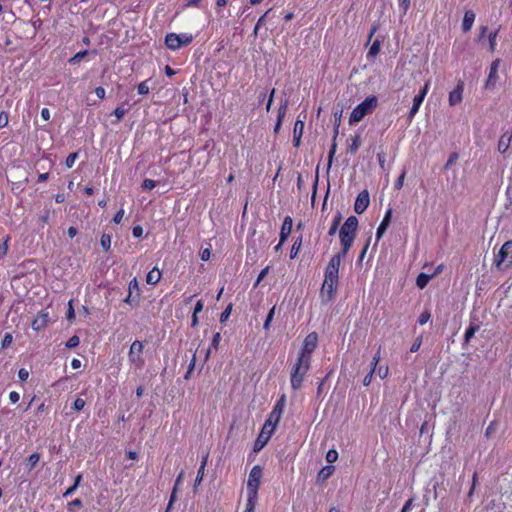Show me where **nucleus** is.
I'll return each instance as SVG.
<instances>
[{"instance_id":"obj_1","label":"nucleus","mask_w":512,"mask_h":512,"mask_svg":"<svg viewBox=\"0 0 512 512\" xmlns=\"http://www.w3.org/2000/svg\"><path fill=\"white\" fill-rule=\"evenodd\" d=\"M341 261V255L335 254L326 267L321 288V297L323 300L329 301L334 297L338 286V274Z\"/></svg>"},{"instance_id":"obj_2","label":"nucleus","mask_w":512,"mask_h":512,"mask_svg":"<svg viewBox=\"0 0 512 512\" xmlns=\"http://www.w3.org/2000/svg\"><path fill=\"white\" fill-rule=\"evenodd\" d=\"M311 360L303 356H297L295 363L291 369V387L293 390H299L302 387V382L305 375L310 369Z\"/></svg>"},{"instance_id":"obj_3","label":"nucleus","mask_w":512,"mask_h":512,"mask_svg":"<svg viewBox=\"0 0 512 512\" xmlns=\"http://www.w3.org/2000/svg\"><path fill=\"white\" fill-rule=\"evenodd\" d=\"M378 100L375 96L365 98L351 112L349 123L354 124L360 122L366 115L371 114L377 107Z\"/></svg>"},{"instance_id":"obj_4","label":"nucleus","mask_w":512,"mask_h":512,"mask_svg":"<svg viewBox=\"0 0 512 512\" xmlns=\"http://www.w3.org/2000/svg\"><path fill=\"white\" fill-rule=\"evenodd\" d=\"M263 476V470L259 465H255L248 476L246 485V496L248 499L258 500V489Z\"/></svg>"},{"instance_id":"obj_5","label":"nucleus","mask_w":512,"mask_h":512,"mask_svg":"<svg viewBox=\"0 0 512 512\" xmlns=\"http://www.w3.org/2000/svg\"><path fill=\"white\" fill-rule=\"evenodd\" d=\"M194 37L189 33H169L166 35L165 44L171 50H178L183 46L189 45Z\"/></svg>"},{"instance_id":"obj_6","label":"nucleus","mask_w":512,"mask_h":512,"mask_svg":"<svg viewBox=\"0 0 512 512\" xmlns=\"http://www.w3.org/2000/svg\"><path fill=\"white\" fill-rule=\"evenodd\" d=\"M143 348V343L139 340H135L131 344L128 352V360L136 370L142 369L145 363L143 358Z\"/></svg>"},{"instance_id":"obj_7","label":"nucleus","mask_w":512,"mask_h":512,"mask_svg":"<svg viewBox=\"0 0 512 512\" xmlns=\"http://www.w3.org/2000/svg\"><path fill=\"white\" fill-rule=\"evenodd\" d=\"M318 343V336L315 332L308 334L302 344L301 349L298 352L297 356H303L311 360L312 353L316 349Z\"/></svg>"},{"instance_id":"obj_8","label":"nucleus","mask_w":512,"mask_h":512,"mask_svg":"<svg viewBox=\"0 0 512 512\" xmlns=\"http://www.w3.org/2000/svg\"><path fill=\"white\" fill-rule=\"evenodd\" d=\"M505 262H512V241H507L502 245L495 260L498 268H500L501 264Z\"/></svg>"},{"instance_id":"obj_9","label":"nucleus","mask_w":512,"mask_h":512,"mask_svg":"<svg viewBox=\"0 0 512 512\" xmlns=\"http://www.w3.org/2000/svg\"><path fill=\"white\" fill-rule=\"evenodd\" d=\"M464 82L459 80L456 87L450 91L448 102L451 107L460 104L463 100Z\"/></svg>"},{"instance_id":"obj_10","label":"nucleus","mask_w":512,"mask_h":512,"mask_svg":"<svg viewBox=\"0 0 512 512\" xmlns=\"http://www.w3.org/2000/svg\"><path fill=\"white\" fill-rule=\"evenodd\" d=\"M49 323V313L46 310L40 311L31 323L32 329L41 331Z\"/></svg>"},{"instance_id":"obj_11","label":"nucleus","mask_w":512,"mask_h":512,"mask_svg":"<svg viewBox=\"0 0 512 512\" xmlns=\"http://www.w3.org/2000/svg\"><path fill=\"white\" fill-rule=\"evenodd\" d=\"M512 142V129L506 130L499 138L497 150L499 153L504 154L508 151Z\"/></svg>"},{"instance_id":"obj_12","label":"nucleus","mask_w":512,"mask_h":512,"mask_svg":"<svg viewBox=\"0 0 512 512\" xmlns=\"http://www.w3.org/2000/svg\"><path fill=\"white\" fill-rule=\"evenodd\" d=\"M339 237H340V242H341V246H342V251L339 252L338 254H340L341 257L343 258L347 254L349 249L351 248L356 235L347 234V233H339Z\"/></svg>"},{"instance_id":"obj_13","label":"nucleus","mask_w":512,"mask_h":512,"mask_svg":"<svg viewBox=\"0 0 512 512\" xmlns=\"http://www.w3.org/2000/svg\"><path fill=\"white\" fill-rule=\"evenodd\" d=\"M357 227H358V219L355 216H350L349 218H347V220L344 222V224L340 228L339 233H347V234L356 235Z\"/></svg>"},{"instance_id":"obj_14","label":"nucleus","mask_w":512,"mask_h":512,"mask_svg":"<svg viewBox=\"0 0 512 512\" xmlns=\"http://www.w3.org/2000/svg\"><path fill=\"white\" fill-rule=\"evenodd\" d=\"M370 203L369 194H358V197L354 204V210L356 213H363Z\"/></svg>"},{"instance_id":"obj_15","label":"nucleus","mask_w":512,"mask_h":512,"mask_svg":"<svg viewBox=\"0 0 512 512\" xmlns=\"http://www.w3.org/2000/svg\"><path fill=\"white\" fill-rule=\"evenodd\" d=\"M303 131H304V121L303 120H300V119H297L295 124H294V129H293V143H294V146H299L300 143H301V137L303 135Z\"/></svg>"},{"instance_id":"obj_16","label":"nucleus","mask_w":512,"mask_h":512,"mask_svg":"<svg viewBox=\"0 0 512 512\" xmlns=\"http://www.w3.org/2000/svg\"><path fill=\"white\" fill-rule=\"evenodd\" d=\"M291 229H292V219L290 216H286L284 218V221H283V224L281 227V231H280L281 243H284L285 240L288 238V236L291 233Z\"/></svg>"},{"instance_id":"obj_17","label":"nucleus","mask_w":512,"mask_h":512,"mask_svg":"<svg viewBox=\"0 0 512 512\" xmlns=\"http://www.w3.org/2000/svg\"><path fill=\"white\" fill-rule=\"evenodd\" d=\"M498 80V71H489L488 77L484 83V88L488 90H493L496 87Z\"/></svg>"},{"instance_id":"obj_18","label":"nucleus","mask_w":512,"mask_h":512,"mask_svg":"<svg viewBox=\"0 0 512 512\" xmlns=\"http://www.w3.org/2000/svg\"><path fill=\"white\" fill-rule=\"evenodd\" d=\"M474 21H475V13L471 10L466 11L464 14L463 22H462L463 31H465V32L469 31L472 28Z\"/></svg>"},{"instance_id":"obj_19","label":"nucleus","mask_w":512,"mask_h":512,"mask_svg":"<svg viewBox=\"0 0 512 512\" xmlns=\"http://www.w3.org/2000/svg\"><path fill=\"white\" fill-rule=\"evenodd\" d=\"M390 217H391V210H388L386 212L381 224L377 228V233H376L377 239H380L383 236V234L385 233V231L390 223Z\"/></svg>"},{"instance_id":"obj_20","label":"nucleus","mask_w":512,"mask_h":512,"mask_svg":"<svg viewBox=\"0 0 512 512\" xmlns=\"http://www.w3.org/2000/svg\"><path fill=\"white\" fill-rule=\"evenodd\" d=\"M162 273L158 268H153L151 271L148 272L146 276V282L150 285L157 284L161 279Z\"/></svg>"},{"instance_id":"obj_21","label":"nucleus","mask_w":512,"mask_h":512,"mask_svg":"<svg viewBox=\"0 0 512 512\" xmlns=\"http://www.w3.org/2000/svg\"><path fill=\"white\" fill-rule=\"evenodd\" d=\"M207 458L208 456H205L201 462V465L198 469V472H197V476H196V479H195V484H194V488H196L200 483L201 481L203 480V477H204V473H205V467H206V464H207Z\"/></svg>"},{"instance_id":"obj_22","label":"nucleus","mask_w":512,"mask_h":512,"mask_svg":"<svg viewBox=\"0 0 512 512\" xmlns=\"http://www.w3.org/2000/svg\"><path fill=\"white\" fill-rule=\"evenodd\" d=\"M431 278H433V275H428V274H425V273H420L418 276H417V279H416V285L418 288L420 289H423L426 287V285L429 283V281L431 280Z\"/></svg>"},{"instance_id":"obj_23","label":"nucleus","mask_w":512,"mask_h":512,"mask_svg":"<svg viewBox=\"0 0 512 512\" xmlns=\"http://www.w3.org/2000/svg\"><path fill=\"white\" fill-rule=\"evenodd\" d=\"M458 158H459L458 153L454 152V153L450 154L448 161L445 164V169H447L448 171H452V173H455L456 172L455 165H456Z\"/></svg>"},{"instance_id":"obj_24","label":"nucleus","mask_w":512,"mask_h":512,"mask_svg":"<svg viewBox=\"0 0 512 512\" xmlns=\"http://www.w3.org/2000/svg\"><path fill=\"white\" fill-rule=\"evenodd\" d=\"M81 479H82V475L81 474H78L76 477H75V481H74V484L69 487L63 494V497H69L71 496L75 491L76 489L79 487L80 485V482H81Z\"/></svg>"},{"instance_id":"obj_25","label":"nucleus","mask_w":512,"mask_h":512,"mask_svg":"<svg viewBox=\"0 0 512 512\" xmlns=\"http://www.w3.org/2000/svg\"><path fill=\"white\" fill-rule=\"evenodd\" d=\"M333 471L334 468L332 466L322 468L318 473V479L322 481L328 479L332 475Z\"/></svg>"},{"instance_id":"obj_26","label":"nucleus","mask_w":512,"mask_h":512,"mask_svg":"<svg viewBox=\"0 0 512 512\" xmlns=\"http://www.w3.org/2000/svg\"><path fill=\"white\" fill-rule=\"evenodd\" d=\"M39 460H40V455L38 453L31 454L28 457L27 463H26L28 470L31 471L37 465Z\"/></svg>"},{"instance_id":"obj_27","label":"nucleus","mask_w":512,"mask_h":512,"mask_svg":"<svg viewBox=\"0 0 512 512\" xmlns=\"http://www.w3.org/2000/svg\"><path fill=\"white\" fill-rule=\"evenodd\" d=\"M479 326L478 325H470L468 329L465 332L464 340L465 343H468L471 338L475 335V333L478 331Z\"/></svg>"},{"instance_id":"obj_28","label":"nucleus","mask_w":512,"mask_h":512,"mask_svg":"<svg viewBox=\"0 0 512 512\" xmlns=\"http://www.w3.org/2000/svg\"><path fill=\"white\" fill-rule=\"evenodd\" d=\"M260 434H261V437H265L263 442H262V444L260 445V448H263L264 445L269 440V438L271 437V435L273 434V432H270L269 428L267 427V425L264 424Z\"/></svg>"},{"instance_id":"obj_29","label":"nucleus","mask_w":512,"mask_h":512,"mask_svg":"<svg viewBox=\"0 0 512 512\" xmlns=\"http://www.w3.org/2000/svg\"><path fill=\"white\" fill-rule=\"evenodd\" d=\"M380 51V42L378 40L374 41L368 51V57L374 58Z\"/></svg>"},{"instance_id":"obj_30","label":"nucleus","mask_w":512,"mask_h":512,"mask_svg":"<svg viewBox=\"0 0 512 512\" xmlns=\"http://www.w3.org/2000/svg\"><path fill=\"white\" fill-rule=\"evenodd\" d=\"M100 244L104 250H109L111 246V237L108 234H103L101 236Z\"/></svg>"},{"instance_id":"obj_31","label":"nucleus","mask_w":512,"mask_h":512,"mask_svg":"<svg viewBox=\"0 0 512 512\" xmlns=\"http://www.w3.org/2000/svg\"><path fill=\"white\" fill-rule=\"evenodd\" d=\"M66 319L69 321V322H72L74 319H75V312H74V307H73V300H70L68 302V309H67V313H66Z\"/></svg>"},{"instance_id":"obj_32","label":"nucleus","mask_w":512,"mask_h":512,"mask_svg":"<svg viewBox=\"0 0 512 512\" xmlns=\"http://www.w3.org/2000/svg\"><path fill=\"white\" fill-rule=\"evenodd\" d=\"M340 220H341V216H340V214H338V215L334 218L333 223H332V225H331V227H330V229H329L328 234H329L330 236H332V235H334V234L336 233V231H337V229H338V226H339V223H340Z\"/></svg>"},{"instance_id":"obj_33","label":"nucleus","mask_w":512,"mask_h":512,"mask_svg":"<svg viewBox=\"0 0 512 512\" xmlns=\"http://www.w3.org/2000/svg\"><path fill=\"white\" fill-rule=\"evenodd\" d=\"M275 310H276V307H275V306H273V307L270 309V311H269V313H268V315H267V317H266V320H265V322H264V329H265V330H268V329H269L270 324H271V322H272V320H273V317H274V314H275Z\"/></svg>"},{"instance_id":"obj_34","label":"nucleus","mask_w":512,"mask_h":512,"mask_svg":"<svg viewBox=\"0 0 512 512\" xmlns=\"http://www.w3.org/2000/svg\"><path fill=\"white\" fill-rule=\"evenodd\" d=\"M430 317H431V315H430V312L428 310L423 311L419 315L417 322H418L419 325H424V324H426L430 320Z\"/></svg>"},{"instance_id":"obj_35","label":"nucleus","mask_w":512,"mask_h":512,"mask_svg":"<svg viewBox=\"0 0 512 512\" xmlns=\"http://www.w3.org/2000/svg\"><path fill=\"white\" fill-rule=\"evenodd\" d=\"M270 10L266 11L264 13V15H262L259 19H258V22L256 23L255 27H254V30H253V35L254 37H256L258 35V31H259V28L261 25H263L265 23V18L267 16V14L269 13Z\"/></svg>"},{"instance_id":"obj_36","label":"nucleus","mask_w":512,"mask_h":512,"mask_svg":"<svg viewBox=\"0 0 512 512\" xmlns=\"http://www.w3.org/2000/svg\"><path fill=\"white\" fill-rule=\"evenodd\" d=\"M258 500L246 499V505L243 512H254Z\"/></svg>"},{"instance_id":"obj_37","label":"nucleus","mask_w":512,"mask_h":512,"mask_svg":"<svg viewBox=\"0 0 512 512\" xmlns=\"http://www.w3.org/2000/svg\"><path fill=\"white\" fill-rule=\"evenodd\" d=\"M149 89H150V87L148 85V81H142L141 83L138 84V87H137L138 93L141 95L148 94Z\"/></svg>"},{"instance_id":"obj_38","label":"nucleus","mask_w":512,"mask_h":512,"mask_svg":"<svg viewBox=\"0 0 512 512\" xmlns=\"http://www.w3.org/2000/svg\"><path fill=\"white\" fill-rule=\"evenodd\" d=\"M498 30L489 34V48L493 52L496 48V38H497Z\"/></svg>"},{"instance_id":"obj_39","label":"nucleus","mask_w":512,"mask_h":512,"mask_svg":"<svg viewBox=\"0 0 512 512\" xmlns=\"http://www.w3.org/2000/svg\"><path fill=\"white\" fill-rule=\"evenodd\" d=\"M232 312V305H228L220 315V322L224 323L228 320Z\"/></svg>"},{"instance_id":"obj_40","label":"nucleus","mask_w":512,"mask_h":512,"mask_svg":"<svg viewBox=\"0 0 512 512\" xmlns=\"http://www.w3.org/2000/svg\"><path fill=\"white\" fill-rule=\"evenodd\" d=\"M77 158H78V153L69 154L65 161L66 167L71 168L74 165Z\"/></svg>"},{"instance_id":"obj_41","label":"nucleus","mask_w":512,"mask_h":512,"mask_svg":"<svg viewBox=\"0 0 512 512\" xmlns=\"http://www.w3.org/2000/svg\"><path fill=\"white\" fill-rule=\"evenodd\" d=\"M9 122V115L5 111L0 112V129L4 128L8 125Z\"/></svg>"},{"instance_id":"obj_42","label":"nucleus","mask_w":512,"mask_h":512,"mask_svg":"<svg viewBox=\"0 0 512 512\" xmlns=\"http://www.w3.org/2000/svg\"><path fill=\"white\" fill-rule=\"evenodd\" d=\"M337 458H338V452L334 449L329 450L326 454V460L329 463L335 462L337 460Z\"/></svg>"},{"instance_id":"obj_43","label":"nucleus","mask_w":512,"mask_h":512,"mask_svg":"<svg viewBox=\"0 0 512 512\" xmlns=\"http://www.w3.org/2000/svg\"><path fill=\"white\" fill-rule=\"evenodd\" d=\"M126 112H127V109H125L122 106H119L114 110L113 114L117 118V120H120L125 116Z\"/></svg>"},{"instance_id":"obj_44","label":"nucleus","mask_w":512,"mask_h":512,"mask_svg":"<svg viewBox=\"0 0 512 512\" xmlns=\"http://www.w3.org/2000/svg\"><path fill=\"white\" fill-rule=\"evenodd\" d=\"M88 51L87 50H84V51H80L78 53H76L71 59H70V63H77L79 61H81L82 58H84L86 55H87Z\"/></svg>"},{"instance_id":"obj_45","label":"nucleus","mask_w":512,"mask_h":512,"mask_svg":"<svg viewBox=\"0 0 512 512\" xmlns=\"http://www.w3.org/2000/svg\"><path fill=\"white\" fill-rule=\"evenodd\" d=\"M283 412H280L279 410H276L273 408L272 412L270 413L269 417L273 420L274 423H279L281 416Z\"/></svg>"},{"instance_id":"obj_46","label":"nucleus","mask_w":512,"mask_h":512,"mask_svg":"<svg viewBox=\"0 0 512 512\" xmlns=\"http://www.w3.org/2000/svg\"><path fill=\"white\" fill-rule=\"evenodd\" d=\"M287 107H288V104H287V101H284L280 107H279V110H278V118L277 119H280V120H283L285 114H286V111H287Z\"/></svg>"},{"instance_id":"obj_47","label":"nucleus","mask_w":512,"mask_h":512,"mask_svg":"<svg viewBox=\"0 0 512 512\" xmlns=\"http://www.w3.org/2000/svg\"><path fill=\"white\" fill-rule=\"evenodd\" d=\"M85 404H86V402H85V400H84V399H82V398H77V399L74 401V403H73V408H74V410H76V411H80V410H82V409L84 408Z\"/></svg>"},{"instance_id":"obj_48","label":"nucleus","mask_w":512,"mask_h":512,"mask_svg":"<svg viewBox=\"0 0 512 512\" xmlns=\"http://www.w3.org/2000/svg\"><path fill=\"white\" fill-rule=\"evenodd\" d=\"M80 343V340H79V337L78 336H72L71 338H69V340L66 342V346L68 348H74L76 346H78Z\"/></svg>"},{"instance_id":"obj_49","label":"nucleus","mask_w":512,"mask_h":512,"mask_svg":"<svg viewBox=\"0 0 512 512\" xmlns=\"http://www.w3.org/2000/svg\"><path fill=\"white\" fill-rule=\"evenodd\" d=\"M389 368L388 366H380L377 369V374L381 379H385L388 376Z\"/></svg>"},{"instance_id":"obj_50","label":"nucleus","mask_w":512,"mask_h":512,"mask_svg":"<svg viewBox=\"0 0 512 512\" xmlns=\"http://www.w3.org/2000/svg\"><path fill=\"white\" fill-rule=\"evenodd\" d=\"M156 186V182L152 179H145L143 181L142 187L146 190H152Z\"/></svg>"},{"instance_id":"obj_51","label":"nucleus","mask_w":512,"mask_h":512,"mask_svg":"<svg viewBox=\"0 0 512 512\" xmlns=\"http://www.w3.org/2000/svg\"><path fill=\"white\" fill-rule=\"evenodd\" d=\"M285 403H286V397H285V395H282L281 398L276 403V405L274 406V409L279 410L280 412H283Z\"/></svg>"},{"instance_id":"obj_52","label":"nucleus","mask_w":512,"mask_h":512,"mask_svg":"<svg viewBox=\"0 0 512 512\" xmlns=\"http://www.w3.org/2000/svg\"><path fill=\"white\" fill-rule=\"evenodd\" d=\"M8 240L9 238H6L2 243H0V257H3L7 254Z\"/></svg>"},{"instance_id":"obj_53","label":"nucleus","mask_w":512,"mask_h":512,"mask_svg":"<svg viewBox=\"0 0 512 512\" xmlns=\"http://www.w3.org/2000/svg\"><path fill=\"white\" fill-rule=\"evenodd\" d=\"M269 272V267H265L264 269L261 270V272L259 273L258 275V278L254 284V286H257L259 285V283L264 279V277L268 274Z\"/></svg>"},{"instance_id":"obj_54","label":"nucleus","mask_w":512,"mask_h":512,"mask_svg":"<svg viewBox=\"0 0 512 512\" xmlns=\"http://www.w3.org/2000/svg\"><path fill=\"white\" fill-rule=\"evenodd\" d=\"M12 341H13L12 335L9 333L5 334L2 339V347L3 348L8 347L12 343Z\"/></svg>"},{"instance_id":"obj_55","label":"nucleus","mask_w":512,"mask_h":512,"mask_svg":"<svg viewBox=\"0 0 512 512\" xmlns=\"http://www.w3.org/2000/svg\"><path fill=\"white\" fill-rule=\"evenodd\" d=\"M360 146V138L359 136H355L352 140V144L350 146L351 152H356Z\"/></svg>"},{"instance_id":"obj_56","label":"nucleus","mask_w":512,"mask_h":512,"mask_svg":"<svg viewBox=\"0 0 512 512\" xmlns=\"http://www.w3.org/2000/svg\"><path fill=\"white\" fill-rule=\"evenodd\" d=\"M419 106L413 104L410 111H409V114H408V121L409 123L413 120L414 116L417 114V112L419 111Z\"/></svg>"},{"instance_id":"obj_57","label":"nucleus","mask_w":512,"mask_h":512,"mask_svg":"<svg viewBox=\"0 0 512 512\" xmlns=\"http://www.w3.org/2000/svg\"><path fill=\"white\" fill-rule=\"evenodd\" d=\"M399 6L405 14L410 7V0H398Z\"/></svg>"},{"instance_id":"obj_58","label":"nucleus","mask_w":512,"mask_h":512,"mask_svg":"<svg viewBox=\"0 0 512 512\" xmlns=\"http://www.w3.org/2000/svg\"><path fill=\"white\" fill-rule=\"evenodd\" d=\"M18 377L21 381H26L29 377V371L25 368H21L18 372Z\"/></svg>"},{"instance_id":"obj_59","label":"nucleus","mask_w":512,"mask_h":512,"mask_svg":"<svg viewBox=\"0 0 512 512\" xmlns=\"http://www.w3.org/2000/svg\"><path fill=\"white\" fill-rule=\"evenodd\" d=\"M300 243L301 241H295L293 246H292V249H291V253H290V257L291 258H294L296 257L297 253H298V250H299V247H300Z\"/></svg>"},{"instance_id":"obj_60","label":"nucleus","mask_w":512,"mask_h":512,"mask_svg":"<svg viewBox=\"0 0 512 512\" xmlns=\"http://www.w3.org/2000/svg\"><path fill=\"white\" fill-rule=\"evenodd\" d=\"M123 216H124V210L123 209H120L114 216L113 218V222L116 223V224H119L122 219H123Z\"/></svg>"},{"instance_id":"obj_61","label":"nucleus","mask_w":512,"mask_h":512,"mask_svg":"<svg viewBox=\"0 0 512 512\" xmlns=\"http://www.w3.org/2000/svg\"><path fill=\"white\" fill-rule=\"evenodd\" d=\"M132 234L135 238H139L143 234V228L141 226H135L132 230Z\"/></svg>"},{"instance_id":"obj_62","label":"nucleus","mask_w":512,"mask_h":512,"mask_svg":"<svg viewBox=\"0 0 512 512\" xmlns=\"http://www.w3.org/2000/svg\"><path fill=\"white\" fill-rule=\"evenodd\" d=\"M41 117L44 121H49L51 117L50 110L48 108H43L41 110Z\"/></svg>"},{"instance_id":"obj_63","label":"nucleus","mask_w":512,"mask_h":512,"mask_svg":"<svg viewBox=\"0 0 512 512\" xmlns=\"http://www.w3.org/2000/svg\"><path fill=\"white\" fill-rule=\"evenodd\" d=\"M20 399V394L16 391H12L10 392L9 394V400L12 402V403H16L18 402Z\"/></svg>"},{"instance_id":"obj_64","label":"nucleus","mask_w":512,"mask_h":512,"mask_svg":"<svg viewBox=\"0 0 512 512\" xmlns=\"http://www.w3.org/2000/svg\"><path fill=\"white\" fill-rule=\"evenodd\" d=\"M421 338H417L414 343L412 344L411 348H410V351L411 352H416L419 350L420 346H421Z\"/></svg>"}]
</instances>
